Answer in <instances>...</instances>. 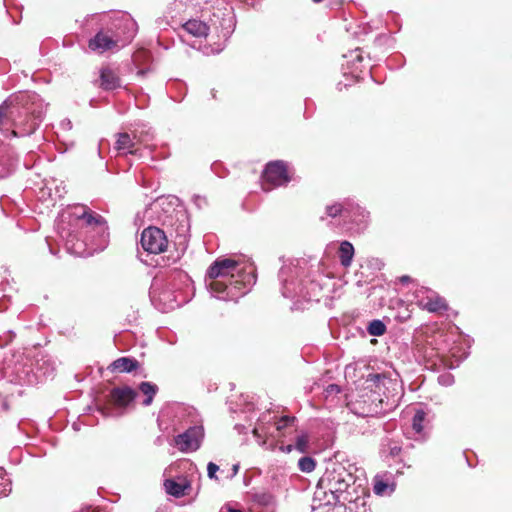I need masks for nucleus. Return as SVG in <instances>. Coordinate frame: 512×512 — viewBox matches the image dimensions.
Here are the masks:
<instances>
[{
  "label": "nucleus",
  "mask_w": 512,
  "mask_h": 512,
  "mask_svg": "<svg viewBox=\"0 0 512 512\" xmlns=\"http://www.w3.org/2000/svg\"><path fill=\"white\" fill-rule=\"evenodd\" d=\"M59 127L62 131H70L72 129V122L69 119H63L59 123Z\"/></svg>",
  "instance_id": "ea45409f"
},
{
  "label": "nucleus",
  "mask_w": 512,
  "mask_h": 512,
  "mask_svg": "<svg viewBox=\"0 0 512 512\" xmlns=\"http://www.w3.org/2000/svg\"><path fill=\"white\" fill-rule=\"evenodd\" d=\"M140 243L148 253L159 254L166 250L168 240L163 230L150 226L143 230Z\"/></svg>",
  "instance_id": "ddd939ff"
},
{
  "label": "nucleus",
  "mask_w": 512,
  "mask_h": 512,
  "mask_svg": "<svg viewBox=\"0 0 512 512\" xmlns=\"http://www.w3.org/2000/svg\"><path fill=\"white\" fill-rule=\"evenodd\" d=\"M352 209L351 213L346 215V220L344 221V226L347 230L353 233H363L370 223V213L364 208L361 207L358 203L352 200Z\"/></svg>",
  "instance_id": "dca6fc26"
},
{
  "label": "nucleus",
  "mask_w": 512,
  "mask_h": 512,
  "mask_svg": "<svg viewBox=\"0 0 512 512\" xmlns=\"http://www.w3.org/2000/svg\"><path fill=\"white\" fill-rule=\"evenodd\" d=\"M101 20L122 47L132 41L138 30L136 21L127 13L104 16Z\"/></svg>",
  "instance_id": "0eeeda50"
},
{
  "label": "nucleus",
  "mask_w": 512,
  "mask_h": 512,
  "mask_svg": "<svg viewBox=\"0 0 512 512\" xmlns=\"http://www.w3.org/2000/svg\"><path fill=\"white\" fill-rule=\"evenodd\" d=\"M370 336H382L386 333L387 327L380 319L370 321L366 327Z\"/></svg>",
  "instance_id": "c85d7f7f"
},
{
  "label": "nucleus",
  "mask_w": 512,
  "mask_h": 512,
  "mask_svg": "<svg viewBox=\"0 0 512 512\" xmlns=\"http://www.w3.org/2000/svg\"><path fill=\"white\" fill-rule=\"evenodd\" d=\"M295 420V417L283 416L279 419L271 417L270 414H263L259 419L257 425L253 429L254 436L260 440L262 438H280L282 431L290 426Z\"/></svg>",
  "instance_id": "6e6552de"
},
{
  "label": "nucleus",
  "mask_w": 512,
  "mask_h": 512,
  "mask_svg": "<svg viewBox=\"0 0 512 512\" xmlns=\"http://www.w3.org/2000/svg\"><path fill=\"white\" fill-rule=\"evenodd\" d=\"M138 367V361L129 357H121L113 361L110 365V370L113 372H132Z\"/></svg>",
  "instance_id": "5701e85b"
},
{
  "label": "nucleus",
  "mask_w": 512,
  "mask_h": 512,
  "mask_svg": "<svg viewBox=\"0 0 512 512\" xmlns=\"http://www.w3.org/2000/svg\"><path fill=\"white\" fill-rule=\"evenodd\" d=\"M137 395V391L129 386L115 387L108 396V405L111 407H101L100 411L104 416H112L114 415L112 408L128 407L136 399Z\"/></svg>",
  "instance_id": "f8f14e48"
},
{
  "label": "nucleus",
  "mask_w": 512,
  "mask_h": 512,
  "mask_svg": "<svg viewBox=\"0 0 512 512\" xmlns=\"http://www.w3.org/2000/svg\"><path fill=\"white\" fill-rule=\"evenodd\" d=\"M100 86L105 90H114L121 86L119 77L109 68L101 70Z\"/></svg>",
  "instance_id": "4be33fe9"
},
{
  "label": "nucleus",
  "mask_w": 512,
  "mask_h": 512,
  "mask_svg": "<svg viewBox=\"0 0 512 512\" xmlns=\"http://www.w3.org/2000/svg\"><path fill=\"white\" fill-rule=\"evenodd\" d=\"M438 383L442 386L448 387L454 383V376L450 373H444L438 376Z\"/></svg>",
  "instance_id": "72a5a7b5"
},
{
  "label": "nucleus",
  "mask_w": 512,
  "mask_h": 512,
  "mask_svg": "<svg viewBox=\"0 0 512 512\" xmlns=\"http://www.w3.org/2000/svg\"><path fill=\"white\" fill-rule=\"evenodd\" d=\"M73 428H74L75 430H77V429H78V426H76V424H73Z\"/></svg>",
  "instance_id": "8fccbe9b"
},
{
  "label": "nucleus",
  "mask_w": 512,
  "mask_h": 512,
  "mask_svg": "<svg viewBox=\"0 0 512 512\" xmlns=\"http://www.w3.org/2000/svg\"><path fill=\"white\" fill-rule=\"evenodd\" d=\"M314 3H320L322 2L323 0H312Z\"/></svg>",
  "instance_id": "de8ad7c7"
},
{
  "label": "nucleus",
  "mask_w": 512,
  "mask_h": 512,
  "mask_svg": "<svg viewBox=\"0 0 512 512\" xmlns=\"http://www.w3.org/2000/svg\"><path fill=\"white\" fill-rule=\"evenodd\" d=\"M355 484L354 475L340 463L329 465L318 481L315 495L318 499L323 496L324 505L331 506L353 501L350 492L351 486Z\"/></svg>",
  "instance_id": "39448f33"
},
{
  "label": "nucleus",
  "mask_w": 512,
  "mask_h": 512,
  "mask_svg": "<svg viewBox=\"0 0 512 512\" xmlns=\"http://www.w3.org/2000/svg\"><path fill=\"white\" fill-rule=\"evenodd\" d=\"M60 238L68 252L76 256L85 255L89 241L97 247H104L108 238V226L101 215H94L82 207L81 214H64L57 224Z\"/></svg>",
  "instance_id": "7ed1b4c3"
},
{
  "label": "nucleus",
  "mask_w": 512,
  "mask_h": 512,
  "mask_svg": "<svg viewBox=\"0 0 512 512\" xmlns=\"http://www.w3.org/2000/svg\"><path fill=\"white\" fill-rule=\"evenodd\" d=\"M220 512H242V511L238 510V509L227 508L226 510L221 509Z\"/></svg>",
  "instance_id": "37998d69"
},
{
  "label": "nucleus",
  "mask_w": 512,
  "mask_h": 512,
  "mask_svg": "<svg viewBox=\"0 0 512 512\" xmlns=\"http://www.w3.org/2000/svg\"><path fill=\"white\" fill-rule=\"evenodd\" d=\"M254 500L261 509H274V497L269 493L256 494Z\"/></svg>",
  "instance_id": "c756f323"
},
{
  "label": "nucleus",
  "mask_w": 512,
  "mask_h": 512,
  "mask_svg": "<svg viewBox=\"0 0 512 512\" xmlns=\"http://www.w3.org/2000/svg\"><path fill=\"white\" fill-rule=\"evenodd\" d=\"M164 487L168 494L179 498L185 495V491L189 487V484L186 482H177L173 479H167L164 482Z\"/></svg>",
  "instance_id": "b1692460"
},
{
  "label": "nucleus",
  "mask_w": 512,
  "mask_h": 512,
  "mask_svg": "<svg viewBox=\"0 0 512 512\" xmlns=\"http://www.w3.org/2000/svg\"><path fill=\"white\" fill-rule=\"evenodd\" d=\"M138 73L142 75V74H144V73H145V71H144V70H139V72H138Z\"/></svg>",
  "instance_id": "09e8293b"
},
{
  "label": "nucleus",
  "mask_w": 512,
  "mask_h": 512,
  "mask_svg": "<svg viewBox=\"0 0 512 512\" xmlns=\"http://www.w3.org/2000/svg\"><path fill=\"white\" fill-rule=\"evenodd\" d=\"M298 467L300 471L305 473L312 472L316 467L315 460L310 456L301 457L298 461Z\"/></svg>",
  "instance_id": "7c9ffc66"
},
{
  "label": "nucleus",
  "mask_w": 512,
  "mask_h": 512,
  "mask_svg": "<svg viewBox=\"0 0 512 512\" xmlns=\"http://www.w3.org/2000/svg\"><path fill=\"white\" fill-rule=\"evenodd\" d=\"M219 471V466L213 462H209L207 465V474L210 479H216V473Z\"/></svg>",
  "instance_id": "c9c22d12"
},
{
  "label": "nucleus",
  "mask_w": 512,
  "mask_h": 512,
  "mask_svg": "<svg viewBox=\"0 0 512 512\" xmlns=\"http://www.w3.org/2000/svg\"><path fill=\"white\" fill-rule=\"evenodd\" d=\"M367 381L375 386L374 394L382 397L379 398L381 404L386 403L387 406L394 405L398 401V383L383 374H370Z\"/></svg>",
  "instance_id": "1a4fd4ad"
},
{
  "label": "nucleus",
  "mask_w": 512,
  "mask_h": 512,
  "mask_svg": "<svg viewBox=\"0 0 512 512\" xmlns=\"http://www.w3.org/2000/svg\"><path fill=\"white\" fill-rule=\"evenodd\" d=\"M189 281L188 275L182 272L171 274L164 283L156 279L151 286L150 297L154 306L161 312H168L180 307L188 301L181 285Z\"/></svg>",
  "instance_id": "423d86ee"
},
{
  "label": "nucleus",
  "mask_w": 512,
  "mask_h": 512,
  "mask_svg": "<svg viewBox=\"0 0 512 512\" xmlns=\"http://www.w3.org/2000/svg\"><path fill=\"white\" fill-rule=\"evenodd\" d=\"M15 167L13 158L9 155L8 149L0 143V179L9 176Z\"/></svg>",
  "instance_id": "412c9836"
},
{
  "label": "nucleus",
  "mask_w": 512,
  "mask_h": 512,
  "mask_svg": "<svg viewBox=\"0 0 512 512\" xmlns=\"http://www.w3.org/2000/svg\"><path fill=\"white\" fill-rule=\"evenodd\" d=\"M139 391L145 396L142 405L150 406L153 402L154 396L158 392V386L151 382H141L139 384Z\"/></svg>",
  "instance_id": "a878e982"
},
{
  "label": "nucleus",
  "mask_w": 512,
  "mask_h": 512,
  "mask_svg": "<svg viewBox=\"0 0 512 512\" xmlns=\"http://www.w3.org/2000/svg\"><path fill=\"white\" fill-rule=\"evenodd\" d=\"M88 47L90 50L103 54L106 51L119 49L122 46L118 43L117 39L114 38L107 27L100 20V28L93 38L89 40Z\"/></svg>",
  "instance_id": "2eb2a0df"
},
{
  "label": "nucleus",
  "mask_w": 512,
  "mask_h": 512,
  "mask_svg": "<svg viewBox=\"0 0 512 512\" xmlns=\"http://www.w3.org/2000/svg\"><path fill=\"white\" fill-rule=\"evenodd\" d=\"M402 447L400 443L391 438H384L380 445V454L385 459H394L400 455Z\"/></svg>",
  "instance_id": "aec40b11"
},
{
  "label": "nucleus",
  "mask_w": 512,
  "mask_h": 512,
  "mask_svg": "<svg viewBox=\"0 0 512 512\" xmlns=\"http://www.w3.org/2000/svg\"><path fill=\"white\" fill-rule=\"evenodd\" d=\"M182 30L191 36L202 38L208 35L209 27L201 20L190 19L182 25Z\"/></svg>",
  "instance_id": "6ab92c4d"
},
{
  "label": "nucleus",
  "mask_w": 512,
  "mask_h": 512,
  "mask_svg": "<svg viewBox=\"0 0 512 512\" xmlns=\"http://www.w3.org/2000/svg\"><path fill=\"white\" fill-rule=\"evenodd\" d=\"M307 437L302 435V436H299L297 438V441H296V448L301 451V452H304L305 449H306V445H307Z\"/></svg>",
  "instance_id": "4c0bfd02"
},
{
  "label": "nucleus",
  "mask_w": 512,
  "mask_h": 512,
  "mask_svg": "<svg viewBox=\"0 0 512 512\" xmlns=\"http://www.w3.org/2000/svg\"><path fill=\"white\" fill-rule=\"evenodd\" d=\"M238 470H239V465L238 464H234L233 467H232V474H231L230 477L235 476L238 473Z\"/></svg>",
  "instance_id": "79ce46f5"
},
{
  "label": "nucleus",
  "mask_w": 512,
  "mask_h": 512,
  "mask_svg": "<svg viewBox=\"0 0 512 512\" xmlns=\"http://www.w3.org/2000/svg\"><path fill=\"white\" fill-rule=\"evenodd\" d=\"M426 416L427 414L423 409H416L413 415L412 428L414 432L418 435H422L424 433Z\"/></svg>",
  "instance_id": "cd10ccee"
},
{
  "label": "nucleus",
  "mask_w": 512,
  "mask_h": 512,
  "mask_svg": "<svg viewBox=\"0 0 512 512\" xmlns=\"http://www.w3.org/2000/svg\"><path fill=\"white\" fill-rule=\"evenodd\" d=\"M352 207V199H345L341 202L328 205L326 207V214L331 218L340 217L344 222L346 220V215L351 213Z\"/></svg>",
  "instance_id": "a211bd4d"
},
{
  "label": "nucleus",
  "mask_w": 512,
  "mask_h": 512,
  "mask_svg": "<svg viewBox=\"0 0 512 512\" xmlns=\"http://www.w3.org/2000/svg\"><path fill=\"white\" fill-rule=\"evenodd\" d=\"M387 488L388 484L386 482H384L382 479H375L373 490L376 495H384Z\"/></svg>",
  "instance_id": "473e14b6"
},
{
  "label": "nucleus",
  "mask_w": 512,
  "mask_h": 512,
  "mask_svg": "<svg viewBox=\"0 0 512 512\" xmlns=\"http://www.w3.org/2000/svg\"><path fill=\"white\" fill-rule=\"evenodd\" d=\"M338 256L340 263L344 267H349L351 265L353 256H354V247L349 241H343L340 244Z\"/></svg>",
  "instance_id": "393cba45"
},
{
  "label": "nucleus",
  "mask_w": 512,
  "mask_h": 512,
  "mask_svg": "<svg viewBox=\"0 0 512 512\" xmlns=\"http://www.w3.org/2000/svg\"><path fill=\"white\" fill-rule=\"evenodd\" d=\"M46 105L35 92L19 91L0 105V132L5 137L32 135L44 119Z\"/></svg>",
  "instance_id": "f257e3e1"
},
{
  "label": "nucleus",
  "mask_w": 512,
  "mask_h": 512,
  "mask_svg": "<svg viewBox=\"0 0 512 512\" xmlns=\"http://www.w3.org/2000/svg\"><path fill=\"white\" fill-rule=\"evenodd\" d=\"M36 377H49L54 372V363L50 359L42 358L36 361Z\"/></svg>",
  "instance_id": "bb28decb"
},
{
  "label": "nucleus",
  "mask_w": 512,
  "mask_h": 512,
  "mask_svg": "<svg viewBox=\"0 0 512 512\" xmlns=\"http://www.w3.org/2000/svg\"><path fill=\"white\" fill-rule=\"evenodd\" d=\"M264 189L284 186L291 181L287 164L282 160L268 163L263 171Z\"/></svg>",
  "instance_id": "9d476101"
},
{
  "label": "nucleus",
  "mask_w": 512,
  "mask_h": 512,
  "mask_svg": "<svg viewBox=\"0 0 512 512\" xmlns=\"http://www.w3.org/2000/svg\"><path fill=\"white\" fill-rule=\"evenodd\" d=\"M399 282L402 283V284H408L412 281L411 277L408 276V275H403L401 277H399Z\"/></svg>",
  "instance_id": "a19ab883"
},
{
  "label": "nucleus",
  "mask_w": 512,
  "mask_h": 512,
  "mask_svg": "<svg viewBox=\"0 0 512 512\" xmlns=\"http://www.w3.org/2000/svg\"><path fill=\"white\" fill-rule=\"evenodd\" d=\"M340 391H341V389L337 384H329L324 389L323 393H324L325 398H328L331 395H336V394L340 393Z\"/></svg>",
  "instance_id": "f704fd0d"
},
{
  "label": "nucleus",
  "mask_w": 512,
  "mask_h": 512,
  "mask_svg": "<svg viewBox=\"0 0 512 512\" xmlns=\"http://www.w3.org/2000/svg\"><path fill=\"white\" fill-rule=\"evenodd\" d=\"M258 512H274V509H267V508H265V509L259 510Z\"/></svg>",
  "instance_id": "c03bdc74"
},
{
  "label": "nucleus",
  "mask_w": 512,
  "mask_h": 512,
  "mask_svg": "<svg viewBox=\"0 0 512 512\" xmlns=\"http://www.w3.org/2000/svg\"><path fill=\"white\" fill-rule=\"evenodd\" d=\"M139 140H136V135L131 136L128 133H119L115 148L123 153V154H138L139 148L137 147V143Z\"/></svg>",
  "instance_id": "f3484780"
},
{
  "label": "nucleus",
  "mask_w": 512,
  "mask_h": 512,
  "mask_svg": "<svg viewBox=\"0 0 512 512\" xmlns=\"http://www.w3.org/2000/svg\"><path fill=\"white\" fill-rule=\"evenodd\" d=\"M172 410L175 412V414L179 417H183L187 414H190V411L188 408L182 406V405H174L172 407Z\"/></svg>",
  "instance_id": "e433bc0d"
},
{
  "label": "nucleus",
  "mask_w": 512,
  "mask_h": 512,
  "mask_svg": "<svg viewBox=\"0 0 512 512\" xmlns=\"http://www.w3.org/2000/svg\"><path fill=\"white\" fill-rule=\"evenodd\" d=\"M206 286L211 294L221 300L237 301L256 283L255 269H249L232 258H218L207 269Z\"/></svg>",
  "instance_id": "f03ea898"
},
{
  "label": "nucleus",
  "mask_w": 512,
  "mask_h": 512,
  "mask_svg": "<svg viewBox=\"0 0 512 512\" xmlns=\"http://www.w3.org/2000/svg\"><path fill=\"white\" fill-rule=\"evenodd\" d=\"M414 299L420 308L429 312H442L448 309L445 299L426 287H417L414 291Z\"/></svg>",
  "instance_id": "4468645a"
},
{
  "label": "nucleus",
  "mask_w": 512,
  "mask_h": 512,
  "mask_svg": "<svg viewBox=\"0 0 512 512\" xmlns=\"http://www.w3.org/2000/svg\"><path fill=\"white\" fill-rule=\"evenodd\" d=\"M193 202L198 208H202L207 205L206 198L199 195L193 196Z\"/></svg>",
  "instance_id": "58836bf2"
},
{
  "label": "nucleus",
  "mask_w": 512,
  "mask_h": 512,
  "mask_svg": "<svg viewBox=\"0 0 512 512\" xmlns=\"http://www.w3.org/2000/svg\"><path fill=\"white\" fill-rule=\"evenodd\" d=\"M204 438V428L202 425L189 426L183 433L174 437V444L182 453H191L197 451Z\"/></svg>",
  "instance_id": "9b49d317"
},
{
  "label": "nucleus",
  "mask_w": 512,
  "mask_h": 512,
  "mask_svg": "<svg viewBox=\"0 0 512 512\" xmlns=\"http://www.w3.org/2000/svg\"><path fill=\"white\" fill-rule=\"evenodd\" d=\"M9 336L12 338V337H14L15 335H14V333H13L12 331H9Z\"/></svg>",
  "instance_id": "49530a36"
},
{
  "label": "nucleus",
  "mask_w": 512,
  "mask_h": 512,
  "mask_svg": "<svg viewBox=\"0 0 512 512\" xmlns=\"http://www.w3.org/2000/svg\"><path fill=\"white\" fill-rule=\"evenodd\" d=\"M319 269H312L304 259L288 260L279 271L281 293L285 298L297 301H319V296L326 284Z\"/></svg>",
  "instance_id": "20e7f679"
},
{
  "label": "nucleus",
  "mask_w": 512,
  "mask_h": 512,
  "mask_svg": "<svg viewBox=\"0 0 512 512\" xmlns=\"http://www.w3.org/2000/svg\"><path fill=\"white\" fill-rule=\"evenodd\" d=\"M11 492V481L3 471L0 469V497L7 496Z\"/></svg>",
  "instance_id": "2f4dec72"
},
{
  "label": "nucleus",
  "mask_w": 512,
  "mask_h": 512,
  "mask_svg": "<svg viewBox=\"0 0 512 512\" xmlns=\"http://www.w3.org/2000/svg\"><path fill=\"white\" fill-rule=\"evenodd\" d=\"M355 58H356L358 61H361V60H362V57H361V55H360V54H357V55L355 56Z\"/></svg>",
  "instance_id": "a18cd8bd"
}]
</instances>
